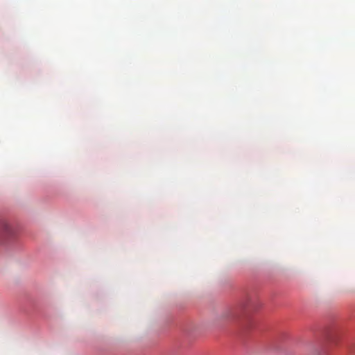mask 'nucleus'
Instances as JSON below:
<instances>
[{
  "label": "nucleus",
  "instance_id": "f257e3e1",
  "mask_svg": "<svg viewBox=\"0 0 355 355\" xmlns=\"http://www.w3.org/2000/svg\"><path fill=\"white\" fill-rule=\"evenodd\" d=\"M10 234L9 225L4 221L0 222V238Z\"/></svg>",
  "mask_w": 355,
  "mask_h": 355
}]
</instances>
